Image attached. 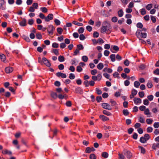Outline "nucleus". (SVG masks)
Listing matches in <instances>:
<instances>
[{"label":"nucleus","instance_id":"3","mask_svg":"<svg viewBox=\"0 0 159 159\" xmlns=\"http://www.w3.org/2000/svg\"><path fill=\"white\" fill-rule=\"evenodd\" d=\"M102 106L103 108L108 110H111L112 109L110 106L107 103H102Z\"/></svg>","mask_w":159,"mask_h":159},{"label":"nucleus","instance_id":"27","mask_svg":"<svg viewBox=\"0 0 159 159\" xmlns=\"http://www.w3.org/2000/svg\"><path fill=\"white\" fill-rule=\"evenodd\" d=\"M0 57L1 61L5 62L6 59L5 56L3 54H2L0 55Z\"/></svg>","mask_w":159,"mask_h":159},{"label":"nucleus","instance_id":"6","mask_svg":"<svg viewBox=\"0 0 159 159\" xmlns=\"http://www.w3.org/2000/svg\"><path fill=\"white\" fill-rule=\"evenodd\" d=\"M53 18V15L52 14H49L45 18V20L46 21L48 22L50 20H52Z\"/></svg>","mask_w":159,"mask_h":159},{"label":"nucleus","instance_id":"51","mask_svg":"<svg viewBox=\"0 0 159 159\" xmlns=\"http://www.w3.org/2000/svg\"><path fill=\"white\" fill-rule=\"evenodd\" d=\"M96 156L94 154H91L90 155L89 158L90 159H96Z\"/></svg>","mask_w":159,"mask_h":159},{"label":"nucleus","instance_id":"5","mask_svg":"<svg viewBox=\"0 0 159 159\" xmlns=\"http://www.w3.org/2000/svg\"><path fill=\"white\" fill-rule=\"evenodd\" d=\"M5 1L4 0H0V8L2 10H5L6 9Z\"/></svg>","mask_w":159,"mask_h":159},{"label":"nucleus","instance_id":"46","mask_svg":"<svg viewBox=\"0 0 159 159\" xmlns=\"http://www.w3.org/2000/svg\"><path fill=\"white\" fill-rule=\"evenodd\" d=\"M78 49L79 50H82L84 49V47L82 44H78L77 45Z\"/></svg>","mask_w":159,"mask_h":159},{"label":"nucleus","instance_id":"32","mask_svg":"<svg viewBox=\"0 0 159 159\" xmlns=\"http://www.w3.org/2000/svg\"><path fill=\"white\" fill-rule=\"evenodd\" d=\"M153 121V120L151 119H147L146 120V122L148 124H152Z\"/></svg>","mask_w":159,"mask_h":159},{"label":"nucleus","instance_id":"60","mask_svg":"<svg viewBox=\"0 0 159 159\" xmlns=\"http://www.w3.org/2000/svg\"><path fill=\"white\" fill-rule=\"evenodd\" d=\"M110 102L111 103V105L112 106H115L116 104V102L112 99L110 100Z\"/></svg>","mask_w":159,"mask_h":159},{"label":"nucleus","instance_id":"61","mask_svg":"<svg viewBox=\"0 0 159 159\" xmlns=\"http://www.w3.org/2000/svg\"><path fill=\"white\" fill-rule=\"evenodd\" d=\"M54 22L55 24L57 25H59L60 24V20L56 19L54 20Z\"/></svg>","mask_w":159,"mask_h":159},{"label":"nucleus","instance_id":"25","mask_svg":"<svg viewBox=\"0 0 159 159\" xmlns=\"http://www.w3.org/2000/svg\"><path fill=\"white\" fill-rule=\"evenodd\" d=\"M52 52L54 53L56 55H58L59 54V50L57 49H53Z\"/></svg>","mask_w":159,"mask_h":159},{"label":"nucleus","instance_id":"21","mask_svg":"<svg viewBox=\"0 0 159 159\" xmlns=\"http://www.w3.org/2000/svg\"><path fill=\"white\" fill-rule=\"evenodd\" d=\"M72 23L74 25H77L79 26H82L83 24L81 23H79L77 21H74L72 22Z\"/></svg>","mask_w":159,"mask_h":159},{"label":"nucleus","instance_id":"40","mask_svg":"<svg viewBox=\"0 0 159 159\" xmlns=\"http://www.w3.org/2000/svg\"><path fill=\"white\" fill-rule=\"evenodd\" d=\"M58 60L60 62H62L64 61V57L63 56H60L58 57Z\"/></svg>","mask_w":159,"mask_h":159},{"label":"nucleus","instance_id":"62","mask_svg":"<svg viewBox=\"0 0 159 159\" xmlns=\"http://www.w3.org/2000/svg\"><path fill=\"white\" fill-rule=\"evenodd\" d=\"M80 39L81 40H83L85 39V37L83 34H81L80 35Z\"/></svg>","mask_w":159,"mask_h":159},{"label":"nucleus","instance_id":"35","mask_svg":"<svg viewBox=\"0 0 159 159\" xmlns=\"http://www.w3.org/2000/svg\"><path fill=\"white\" fill-rule=\"evenodd\" d=\"M152 7V4H149L147 5L146 7V9L148 10H150Z\"/></svg>","mask_w":159,"mask_h":159},{"label":"nucleus","instance_id":"33","mask_svg":"<svg viewBox=\"0 0 159 159\" xmlns=\"http://www.w3.org/2000/svg\"><path fill=\"white\" fill-rule=\"evenodd\" d=\"M59 46V44L56 42L53 43L52 45V47L54 48H57Z\"/></svg>","mask_w":159,"mask_h":159},{"label":"nucleus","instance_id":"63","mask_svg":"<svg viewBox=\"0 0 159 159\" xmlns=\"http://www.w3.org/2000/svg\"><path fill=\"white\" fill-rule=\"evenodd\" d=\"M154 127L155 128H157L159 127V123L155 122L153 124Z\"/></svg>","mask_w":159,"mask_h":159},{"label":"nucleus","instance_id":"58","mask_svg":"<svg viewBox=\"0 0 159 159\" xmlns=\"http://www.w3.org/2000/svg\"><path fill=\"white\" fill-rule=\"evenodd\" d=\"M141 13L142 15H144L146 14V11L145 9L142 8L141 10Z\"/></svg>","mask_w":159,"mask_h":159},{"label":"nucleus","instance_id":"55","mask_svg":"<svg viewBox=\"0 0 159 159\" xmlns=\"http://www.w3.org/2000/svg\"><path fill=\"white\" fill-rule=\"evenodd\" d=\"M82 70L83 69L80 66H78L77 67L76 70L78 72H81L82 71Z\"/></svg>","mask_w":159,"mask_h":159},{"label":"nucleus","instance_id":"17","mask_svg":"<svg viewBox=\"0 0 159 159\" xmlns=\"http://www.w3.org/2000/svg\"><path fill=\"white\" fill-rule=\"evenodd\" d=\"M58 98L61 99H62L64 98H68V96L66 94H64L63 95L60 94L58 96Z\"/></svg>","mask_w":159,"mask_h":159},{"label":"nucleus","instance_id":"14","mask_svg":"<svg viewBox=\"0 0 159 159\" xmlns=\"http://www.w3.org/2000/svg\"><path fill=\"white\" fill-rule=\"evenodd\" d=\"M26 20L25 19H24L23 20L20 21L19 24L21 26H25L26 25Z\"/></svg>","mask_w":159,"mask_h":159},{"label":"nucleus","instance_id":"15","mask_svg":"<svg viewBox=\"0 0 159 159\" xmlns=\"http://www.w3.org/2000/svg\"><path fill=\"white\" fill-rule=\"evenodd\" d=\"M157 148H159V143H154L153 144L152 147V148L153 149L156 150Z\"/></svg>","mask_w":159,"mask_h":159},{"label":"nucleus","instance_id":"49","mask_svg":"<svg viewBox=\"0 0 159 159\" xmlns=\"http://www.w3.org/2000/svg\"><path fill=\"white\" fill-rule=\"evenodd\" d=\"M148 99V100L152 101L153 99V96L152 95H150L147 97Z\"/></svg>","mask_w":159,"mask_h":159},{"label":"nucleus","instance_id":"13","mask_svg":"<svg viewBox=\"0 0 159 159\" xmlns=\"http://www.w3.org/2000/svg\"><path fill=\"white\" fill-rule=\"evenodd\" d=\"M2 153L4 154H8L9 155H11L12 152L11 151H8L7 149H5L4 150H2Z\"/></svg>","mask_w":159,"mask_h":159},{"label":"nucleus","instance_id":"26","mask_svg":"<svg viewBox=\"0 0 159 159\" xmlns=\"http://www.w3.org/2000/svg\"><path fill=\"white\" fill-rule=\"evenodd\" d=\"M102 112L104 114L107 116H111L112 115L111 114L110 112L105 110H103Z\"/></svg>","mask_w":159,"mask_h":159},{"label":"nucleus","instance_id":"29","mask_svg":"<svg viewBox=\"0 0 159 159\" xmlns=\"http://www.w3.org/2000/svg\"><path fill=\"white\" fill-rule=\"evenodd\" d=\"M51 95V96L54 99L56 98L57 97V94L55 92H52Z\"/></svg>","mask_w":159,"mask_h":159},{"label":"nucleus","instance_id":"43","mask_svg":"<svg viewBox=\"0 0 159 159\" xmlns=\"http://www.w3.org/2000/svg\"><path fill=\"white\" fill-rule=\"evenodd\" d=\"M36 37L38 39H41L42 38V36L40 33H38L36 34Z\"/></svg>","mask_w":159,"mask_h":159},{"label":"nucleus","instance_id":"4","mask_svg":"<svg viewBox=\"0 0 159 159\" xmlns=\"http://www.w3.org/2000/svg\"><path fill=\"white\" fill-rule=\"evenodd\" d=\"M124 153L128 159H130L132 156L131 153L129 151L124 150Z\"/></svg>","mask_w":159,"mask_h":159},{"label":"nucleus","instance_id":"44","mask_svg":"<svg viewBox=\"0 0 159 159\" xmlns=\"http://www.w3.org/2000/svg\"><path fill=\"white\" fill-rule=\"evenodd\" d=\"M57 31L58 33L61 34L62 33L63 30L61 28H58L57 29Z\"/></svg>","mask_w":159,"mask_h":159},{"label":"nucleus","instance_id":"2","mask_svg":"<svg viewBox=\"0 0 159 159\" xmlns=\"http://www.w3.org/2000/svg\"><path fill=\"white\" fill-rule=\"evenodd\" d=\"M54 27L51 25H49L48 27L47 31L49 35L52 34L55 30Z\"/></svg>","mask_w":159,"mask_h":159},{"label":"nucleus","instance_id":"9","mask_svg":"<svg viewBox=\"0 0 159 159\" xmlns=\"http://www.w3.org/2000/svg\"><path fill=\"white\" fill-rule=\"evenodd\" d=\"M13 70V68L11 67H7L5 69V71L7 73H10Z\"/></svg>","mask_w":159,"mask_h":159},{"label":"nucleus","instance_id":"64","mask_svg":"<svg viewBox=\"0 0 159 159\" xmlns=\"http://www.w3.org/2000/svg\"><path fill=\"white\" fill-rule=\"evenodd\" d=\"M118 156H119V158L120 159H125V157L123 154L119 153Z\"/></svg>","mask_w":159,"mask_h":159},{"label":"nucleus","instance_id":"24","mask_svg":"<svg viewBox=\"0 0 159 159\" xmlns=\"http://www.w3.org/2000/svg\"><path fill=\"white\" fill-rule=\"evenodd\" d=\"M140 141L141 143H145L147 142V140H146L145 138H144V137H142L140 138Z\"/></svg>","mask_w":159,"mask_h":159},{"label":"nucleus","instance_id":"18","mask_svg":"<svg viewBox=\"0 0 159 159\" xmlns=\"http://www.w3.org/2000/svg\"><path fill=\"white\" fill-rule=\"evenodd\" d=\"M110 57L111 59V60L112 62H114L115 61V57L116 56L115 54H112L110 55Z\"/></svg>","mask_w":159,"mask_h":159},{"label":"nucleus","instance_id":"42","mask_svg":"<svg viewBox=\"0 0 159 159\" xmlns=\"http://www.w3.org/2000/svg\"><path fill=\"white\" fill-rule=\"evenodd\" d=\"M137 93V91L135 89H133L131 91V94L134 96H135Z\"/></svg>","mask_w":159,"mask_h":159},{"label":"nucleus","instance_id":"52","mask_svg":"<svg viewBox=\"0 0 159 159\" xmlns=\"http://www.w3.org/2000/svg\"><path fill=\"white\" fill-rule=\"evenodd\" d=\"M66 105L67 107H71L72 105L71 102L70 101H67L66 102Z\"/></svg>","mask_w":159,"mask_h":159},{"label":"nucleus","instance_id":"59","mask_svg":"<svg viewBox=\"0 0 159 159\" xmlns=\"http://www.w3.org/2000/svg\"><path fill=\"white\" fill-rule=\"evenodd\" d=\"M97 70L96 69H94L91 70V73L93 75H94L97 73Z\"/></svg>","mask_w":159,"mask_h":159},{"label":"nucleus","instance_id":"39","mask_svg":"<svg viewBox=\"0 0 159 159\" xmlns=\"http://www.w3.org/2000/svg\"><path fill=\"white\" fill-rule=\"evenodd\" d=\"M141 37L140 38H145L147 37V34L146 33H141Z\"/></svg>","mask_w":159,"mask_h":159},{"label":"nucleus","instance_id":"38","mask_svg":"<svg viewBox=\"0 0 159 159\" xmlns=\"http://www.w3.org/2000/svg\"><path fill=\"white\" fill-rule=\"evenodd\" d=\"M75 75L73 73H70L69 74V77L71 80H73L75 79Z\"/></svg>","mask_w":159,"mask_h":159},{"label":"nucleus","instance_id":"28","mask_svg":"<svg viewBox=\"0 0 159 159\" xmlns=\"http://www.w3.org/2000/svg\"><path fill=\"white\" fill-rule=\"evenodd\" d=\"M140 85V83L138 81H135L134 83V86L135 87H136V88H139Z\"/></svg>","mask_w":159,"mask_h":159},{"label":"nucleus","instance_id":"7","mask_svg":"<svg viewBox=\"0 0 159 159\" xmlns=\"http://www.w3.org/2000/svg\"><path fill=\"white\" fill-rule=\"evenodd\" d=\"M42 60L44 64L47 66L50 67L51 66L50 62L45 57H43Z\"/></svg>","mask_w":159,"mask_h":159},{"label":"nucleus","instance_id":"53","mask_svg":"<svg viewBox=\"0 0 159 159\" xmlns=\"http://www.w3.org/2000/svg\"><path fill=\"white\" fill-rule=\"evenodd\" d=\"M96 91L97 94L98 95L101 94L102 93V92L101 90L98 88H96Z\"/></svg>","mask_w":159,"mask_h":159},{"label":"nucleus","instance_id":"45","mask_svg":"<svg viewBox=\"0 0 159 159\" xmlns=\"http://www.w3.org/2000/svg\"><path fill=\"white\" fill-rule=\"evenodd\" d=\"M153 130L152 128L151 127H148L147 129V131L148 133H151Z\"/></svg>","mask_w":159,"mask_h":159},{"label":"nucleus","instance_id":"41","mask_svg":"<svg viewBox=\"0 0 159 159\" xmlns=\"http://www.w3.org/2000/svg\"><path fill=\"white\" fill-rule=\"evenodd\" d=\"M143 103L145 105H148L149 104V102L148 99H145L143 101Z\"/></svg>","mask_w":159,"mask_h":159},{"label":"nucleus","instance_id":"47","mask_svg":"<svg viewBox=\"0 0 159 159\" xmlns=\"http://www.w3.org/2000/svg\"><path fill=\"white\" fill-rule=\"evenodd\" d=\"M147 85L149 88H151L152 87V83L150 81H148V82Z\"/></svg>","mask_w":159,"mask_h":159},{"label":"nucleus","instance_id":"37","mask_svg":"<svg viewBox=\"0 0 159 159\" xmlns=\"http://www.w3.org/2000/svg\"><path fill=\"white\" fill-rule=\"evenodd\" d=\"M41 11L44 12L46 13L48 11V10L47 8L45 7H42L40 8Z\"/></svg>","mask_w":159,"mask_h":159},{"label":"nucleus","instance_id":"56","mask_svg":"<svg viewBox=\"0 0 159 159\" xmlns=\"http://www.w3.org/2000/svg\"><path fill=\"white\" fill-rule=\"evenodd\" d=\"M139 94L140 97L141 98H142L144 96V93L143 91L140 92L139 93Z\"/></svg>","mask_w":159,"mask_h":159},{"label":"nucleus","instance_id":"22","mask_svg":"<svg viewBox=\"0 0 159 159\" xmlns=\"http://www.w3.org/2000/svg\"><path fill=\"white\" fill-rule=\"evenodd\" d=\"M141 31L140 30H138L136 33V35L137 36V37L139 38H140L141 37Z\"/></svg>","mask_w":159,"mask_h":159},{"label":"nucleus","instance_id":"12","mask_svg":"<svg viewBox=\"0 0 159 159\" xmlns=\"http://www.w3.org/2000/svg\"><path fill=\"white\" fill-rule=\"evenodd\" d=\"M99 117L103 121H106L109 120V118L103 115H100Z\"/></svg>","mask_w":159,"mask_h":159},{"label":"nucleus","instance_id":"57","mask_svg":"<svg viewBox=\"0 0 159 159\" xmlns=\"http://www.w3.org/2000/svg\"><path fill=\"white\" fill-rule=\"evenodd\" d=\"M129 61L127 60H125L124 61V65L126 66H128L129 64Z\"/></svg>","mask_w":159,"mask_h":159},{"label":"nucleus","instance_id":"8","mask_svg":"<svg viewBox=\"0 0 159 159\" xmlns=\"http://www.w3.org/2000/svg\"><path fill=\"white\" fill-rule=\"evenodd\" d=\"M56 75L58 77H61V78H66V74L62 73L61 72H58L57 73Z\"/></svg>","mask_w":159,"mask_h":159},{"label":"nucleus","instance_id":"20","mask_svg":"<svg viewBox=\"0 0 159 159\" xmlns=\"http://www.w3.org/2000/svg\"><path fill=\"white\" fill-rule=\"evenodd\" d=\"M139 122L141 123H144L145 119L143 117L140 116L139 117Z\"/></svg>","mask_w":159,"mask_h":159},{"label":"nucleus","instance_id":"31","mask_svg":"<svg viewBox=\"0 0 159 159\" xmlns=\"http://www.w3.org/2000/svg\"><path fill=\"white\" fill-rule=\"evenodd\" d=\"M82 59L83 61L85 62H86L88 61V58L86 56H82Z\"/></svg>","mask_w":159,"mask_h":159},{"label":"nucleus","instance_id":"19","mask_svg":"<svg viewBox=\"0 0 159 159\" xmlns=\"http://www.w3.org/2000/svg\"><path fill=\"white\" fill-rule=\"evenodd\" d=\"M103 65L102 63H99L97 65V68L99 70H102L103 67Z\"/></svg>","mask_w":159,"mask_h":159},{"label":"nucleus","instance_id":"34","mask_svg":"<svg viewBox=\"0 0 159 159\" xmlns=\"http://www.w3.org/2000/svg\"><path fill=\"white\" fill-rule=\"evenodd\" d=\"M75 92L77 93H81L82 92V90L80 88L78 87L75 89Z\"/></svg>","mask_w":159,"mask_h":159},{"label":"nucleus","instance_id":"1","mask_svg":"<svg viewBox=\"0 0 159 159\" xmlns=\"http://www.w3.org/2000/svg\"><path fill=\"white\" fill-rule=\"evenodd\" d=\"M104 25H102L101 30L102 33H104L106 32L110 33V29L111 28L110 24L107 21L103 22Z\"/></svg>","mask_w":159,"mask_h":159},{"label":"nucleus","instance_id":"16","mask_svg":"<svg viewBox=\"0 0 159 159\" xmlns=\"http://www.w3.org/2000/svg\"><path fill=\"white\" fill-rule=\"evenodd\" d=\"M123 14L124 12L122 9H120L118 11V16L119 17H122L123 15Z\"/></svg>","mask_w":159,"mask_h":159},{"label":"nucleus","instance_id":"11","mask_svg":"<svg viewBox=\"0 0 159 159\" xmlns=\"http://www.w3.org/2000/svg\"><path fill=\"white\" fill-rule=\"evenodd\" d=\"M134 103L137 104L138 103H141V99L139 98H135L134 99Z\"/></svg>","mask_w":159,"mask_h":159},{"label":"nucleus","instance_id":"10","mask_svg":"<svg viewBox=\"0 0 159 159\" xmlns=\"http://www.w3.org/2000/svg\"><path fill=\"white\" fill-rule=\"evenodd\" d=\"M144 114L145 115H147L148 117H150L151 116V113L148 108L145 109L144 111Z\"/></svg>","mask_w":159,"mask_h":159},{"label":"nucleus","instance_id":"54","mask_svg":"<svg viewBox=\"0 0 159 159\" xmlns=\"http://www.w3.org/2000/svg\"><path fill=\"white\" fill-rule=\"evenodd\" d=\"M118 20L116 16H114L111 18V21L113 22H116Z\"/></svg>","mask_w":159,"mask_h":159},{"label":"nucleus","instance_id":"50","mask_svg":"<svg viewBox=\"0 0 159 159\" xmlns=\"http://www.w3.org/2000/svg\"><path fill=\"white\" fill-rule=\"evenodd\" d=\"M130 0H121V2L124 5H126L129 1Z\"/></svg>","mask_w":159,"mask_h":159},{"label":"nucleus","instance_id":"36","mask_svg":"<svg viewBox=\"0 0 159 159\" xmlns=\"http://www.w3.org/2000/svg\"><path fill=\"white\" fill-rule=\"evenodd\" d=\"M84 31V29L83 27H80L78 30V33L79 34L83 33Z\"/></svg>","mask_w":159,"mask_h":159},{"label":"nucleus","instance_id":"30","mask_svg":"<svg viewBox=\"0 0 159 159\" xmlns=\"http://www.w3.org/2000/svg\"><path fill=\"white\" fill-rule=\"evenodd\" d=\"M139 148L141 149V152L143 154H144L145 153L146 151L145 149L142 147L139 146Z\"/></svg>","mask_w":159,"mask_h":159},{"label":"nucleus","instance_id":"23","mask_svg":"<svg viewBox=\"0 0 159 159\" xmlns=\"http://www.w3.org/2000/svg\"><path fill=\"white\" fill-rule=\"evenodd\" d=\"M102 157L106 158L108 157V153L106 152H103L102 153Z\"/></svg>","mask_w":159,"mask_h":159},{"label":"nucleus","instance_id":"48","mask_svg":"<svg viewBox=\"0 0 159 159\" xmlns=\"http://www.w3.org/2000/svg\"><path fill=\"white\" fill-rule=\"evenodd\" d=\"M123 114L125 116H127L129 114V112L127 110H124L123 111Z\"/></svg>","mask_w":159,"mask_h":159}]
</instances>
